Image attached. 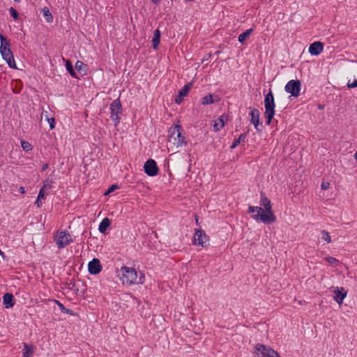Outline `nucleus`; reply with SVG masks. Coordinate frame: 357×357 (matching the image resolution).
Here are the masks:
<instances>
[{
	"instance_id": "ea45409f",
	"label": "nucleus",
	"mask_w": 357,
	"mask_h": 357,
	"mask_svg": "<svg viewBox=\"0 0 357 357\" xmlns=\"http://www.w3.org/2000/svg\"><path fill=\"white\" fill-rule=\"evenodd\" d=\"M35 204L38 206V207H40L42 205V202L40 199H38V198H37Z\"/></svg>"
},
{
	"instance_id": "4c0bfd02",
	"label": "nucleus",
	"mask_w": 357,
	"mask_h": 357,
	"mask_svg": "<svg viewBox=\"0 0 357 357\" xmlns=\"http://www.w3.org/2000/svg\"><path fill=\"white\" fill-rule=\"evenodd\" d=\"M45 186L44 185L40 190L38 195V199H44L45 198V193H44V188Z\"/></svg>"
},
{
	"instance_id": "f257e3e1",
	"label": "nucleus",
	"mask_w": 357,
	"mask_h": 357,
	"mask_svg": "<svg viewBox=\"0 0 357 357\" xmlns=\"http://www.w3.org/2000/svg\"><path fill=\"white\" fill-rule=\"evenodd\" d=\"M260 204L264 206L262 215H252V218L257 221H261L264 224H271L276 221V216L272 210V204L271 201L267 198L266 194L264 192H260Z\"/></svg>"
},
{
	"instance_id": "c756f323",
	"label": "nucleus",
	"mask_w": 357,
	"mask_h": 357,
	"mask_svg": "<svg viewBox=\"0 0 357 357\" xmlns=\"http://www.w3.org/2000/svg\"><path fill=\"white\" fill-rule=\"evenodd\" d=\"M83 66H85L84 63L82 61L78 60L75 63V68L79 73H82V75H86V70H83Z\"/></svg>"
},
{
	"instance_id": "aec40b11",
	"label": "nucleus",
	"mask_w": 357,
	"mask_h": 357,
	"mask_svg": "<svg viewBox=\"0 0 357 357\" xmlns=\"http://www.w3.org/2000/svg\"><path fill=\"white\" fill-rule=\"evenodd\" d=\"M160 31L159 29H155L153 32V37L151 40L152 47L156 50L158 48V45L160 43Z\"/></svg>"
},
{
	"instance_id": "6ab92c4d",
	"label": "nucleus",
	"mask_w": 357,
	"mask_h": 357,
	"mask_svg": "<svg viewBox=\"0 0 357 357\" xmlns=\"http://www.w3.org/2000/svg\"><path fill=\"white\" fill-rule=\"evenodd\" d=\"M228 116L223 114L220 116L218 117L217 121H215L213 124V129L215 132H218L220 130L225 124V122L227 121Z\"/></svg>"
},
{
	"instance_id": "dca6fc26",
	"label": "nucleus",
	"mask_w": 357,
	"mask_h": 357,
	"mask_svg": "<svg viewBox=\"0 0 357 357\" xmlns=\"http://www.w3.org/2000/svg\"><path fill=\"white\" fill-rule=\"evenodd\" d=\"M220 101V98L218 95H214L212 93H208V95L204 96L201 100V103L203 105H211L214 102H218Z\"/></svg>"
},
{
	"instance_id": "a18cd8bd",
	"label": "nucleus",
	"mask_w": 357,
	"mask_h": 357,
	"mask_svg": "<svg viewBox=\"0 0 357 357\" xmlns=\"http://www.w3.org/2000/svg\"><path fill=\"white\" fill-rule=\"evenodd\" d=\"M151 1L153 3H155V4H158L160 0H151Z\"/></svg>"
},
{
	"instance_id": "c03bdc74",
	"label": "nucleus",
	"mask_w": 357,
	"mask_h": 357,
	"mask_svg": "<svg viewBox=\"0 0 357 357\" xmlns=\"http://www.w3.org/2000/svg\"><path fill=\"white\" fill-rule=\"evenodd\" d=\"M0 255H1L3 258H4V257H5V254H4V252H3L1 249H0Z\"/></svg>"
},
{
	"instance_id": "39448f33",
	"label": "nucleus",
	"mask_w": 357,
	"mask_h": 357,
	"mask_svg": "<svg viewBox=\"0 0 357 357\" xmlns=\"http://www.w3.org/2000/svg\"><path fill=\"white\" fill-rule=\"evenodd\" d=\"M110 118L114 122L115 126L120 123V116L123 113V108L119 98L114 100L109 105Z\"/></svg>"
},
{
	"instance_id": "cd10ccee",
	"label": "nucleus",
	"mask_w": 357,
	"mask_h": 357,
	"mask_svg": "<svg viewBox=\"0 0 357 357\" xmlns=\"http://www.w3.org/2000/svg\"><path fill=\"white\" fill-rule=\"evenodd\" d=\"M42 10L46 21L47 22H52L53 21V15L50 12L48 8L44 7Z\"/></svg>"
},
{
	"instance_id": "58836bf2",
	"label": "nucleus",
	"mask_w": 357,
	"mask_h": 357,
	"mask_svg": "<svg viewBox=\"0 0 357 357\" xmlns=\"http://www.w3.org/2000/svg\"><path fill=\"white\" fill-rule=\"evenodd\" d=\"M329 183L328 182H322L321 185V188L322 190H327L329 188Z\"/></svg>"
},
{
	"instance_id": "c85d7f7f",
	"label": "nucleus",
	"mask_w": 357,
	"mask_h": 357,
	"mask_svg": "<svg viewBox=\"0 0 357 357\" xmlns=\"http://www.w3.org/2000/svg\"><path fill=\"white\" fill-rule=\"evenodd\" d=\"M182 132L183 131H180V135H178V137H177L176 141L175 142V144L177 146H185L188 143L187 141L185 140V137L182 135Z\"/></svg>"
},
{
	"instance_id": "4468645a",
	"label": "nucleus",
	"mask_w": 357,
	"mask_h": 357,
	"mask_svg": "<svg viewBox=\"0 0 357 357\" xmlns=\"http://www.w3.org/2000/svg\"><path fill=\"white\" fill-rule=\"evenodd\" d=\"M180 131H183L181 125L176 124L172 126L169 130V142H172L173 144H175L178 135H180Z\"/></svg>"
},
{
	"instance_id": "9b49d317",
	"label": "nucleus",
	"mask_w": 357,
	"mask_h": 357,
	"mask_svg": "<svg viewBox=\"0 0 357 357\" xmlns=\"http://www.w3.org/2000/svg\"><path fill=\"white\" fill-rule=\"evenodd\" d=\"M144 172L149 176H155L158 174L159 169L156 162L153 159H148L144 165Z\"/></svg>"
},
{
	"instance_id": "49530a36",
	"label": "nucleus",
	"mask_w": 357,
	"mask_h": 357,
	"mask_svg": "<svg viewBox=\"0 0 357 357\" xmlns=\"http://www.w3.org/2000/svg\"><path fill=\"white\" fill-rule=\"evenodd\" d=\"M318 108H319V109H323L324 108V105H318Z\"/></svg>"
},
{
	"instance_id": "473e14b6",
	"label": "nucleus",
	"mask_w": 357,
	"mask_h": 357,
	"mask_svg": "<svg viewBox=\"0 0 357 357\" xmlns=\"http://www.w3.org/2000/svg\"><path fill=\"white\" fill-rule=\"evenodd\" d=\"M9 12H10V15L14 20H18L19 14H18L17 11L14 8L10 7L9 8Z\"/></svg>"
},
{
	"instance_id": "412c9836",
	"label": "nucleus",
	"mask_w": 357,
	"mask_h": 357,
	"mask_svg": "<svg viewBox=\"0 0 357 357\" xmlns=\"http://www.w3.org/2000/svg\"><path fill=\"white\" fill-rule=\"evenodd\" d=\"M111 224V220L108 218H105L100 223L98 230L100 233L105 234Z\"/></svg>"
},
{
	"instance_id": "7ed1b4c3",
	"label": "nucleus",
	"mask_w": 357,
	"mask_h": 357,
	"mask_svg": "<svg viewBox=\"0 0 357 357\" xmlns=\"http://www.w3.org/2000/svg\"><path fill=\"white\" fill-rule=\"evenodd\" d=\"M122 273V282L128 285L134 284H142L144 282V276L141 275L137 279V273L135 268L123 266L121 268Z\"/></svg>"
},
{
	"instance_id": "e433bc0d",
	"label": "nucleus",
	"mask_w": 357,
	"mask_h": 357,
	"mask_svg": "<svg viewBox=\"0 0 357 357\" xmlns=\"http://www.w3.org/2000/svg\"><path fill=\"white\" fill-rule=\"evenodd\" d=\"M47 120L49 123L50 128L51 130L54 129L55 128V124H56L54 118H49Z\"/></svg>"
},
{
	"instance_id": "423d86ee",
	"label": "nucleus",
	"mask_w": 357,
	"mask_h": 357,
	"mask_svg": "<svg viewBox=\"0 0 357 357\" xmlns=\"http://www.w3.org/2000/svg\"><path fill=\"white\" fill-rule=\"evenodd\" d=\"M54 240L59 249L65 248L73 242L70 234L66 231H57L54 236Z\"/></svg>"
},
{
	"instance_id": "f3484780",
	"label": "nucleus",
	"mask_w": 357,
	"mask_h": 357,
	"mask_svg": "<svg viewBox=\"0 0 357 357\" xmlns=\"http://www.w3.org/2000/svg\"><path fill=\"white\" fill-rule=\"evenodd\" d=\"M334 300L338 303L342 304L344 299L346 298L347 291L343 287H337L334 291Z\"/></svg>"
},
{
	"instance_id": "a211bd4d",
	"label": "nucleus",
	"mask_w": 357,
	"mask_h": 357,
	"mask_svg": "<svg viewBox=\"0 0 357 357\" xmlns=\"http://www.w3.org/2000/svg\"><path fill=\"white\" fill-rule=\"evenodd\" d=\"M14 296L11 293H6L3 296V305L5 308L10 309L15 305Z\"/></svg>"
},
{
	"instance_id": "bb28decb",
	"label": "nucleus",
	"mask_w": 357,
	"mask_h": 357,
	"mask_svg": "<svg viewBox=\"0 0 357 357\" xmlns=\"http://www.w3.org/2000/svg\"><path fill=\"white\" fill-rule=\"evenodd\" d=\"M248 212L252 215H262L263 209L259 206H249Z\"/></svg>"
},
{
	"instance_id": "72a5a7b5",
	"label": "nucleus",
	"mask_w": 357,
	"mask_h": 357,
	"mask_svg": "<svg viewBox=\"0 0 357 357\" xmlns=\"http://www.w3.org/2000/svg\"><path fill=\"white\" fill-rule=\"evenodd\" d=\"M119 186L117 184H112L109 186V188L106 190L105 192V195H108L109 194L112 193L116 189H119Z\"/></svg>"
},
{
	"instance_id": "0eeeda50",
	"label": "nucleus",
	"mask_w": 357,
	"mask_h": 357,
	"mask_svg": "<svg viewBox=\"0 0 357 357\" xmlns=\"http://www.w3.org/2000/svg\"><path fill=\"white\" fill-rule=\"evenodd\" d=\"M255 357H273L277 351L271 347L258 343L255 346Z\"/></svg>"
},
{
	"instance_id": "a878e982",
	"label": "nucleus",
	"mask_w": 357,
	"mask_h": 357,
	"mask_svg": "<svg viewBox=\"0 0 357 357\" xmlns=\"http://www.w3.org/2000/svg\"><path fill=\"white\" fill-rule=\"evenodd\" d=\"M22 354L24 357H31L33 354V347H29L26 343H24Z\"/></svg>"
},
{
	"instance_id": "de8ad7c7",
	"label": "nucleus",
	"mask_w": 357,
	"mask_h": 357,
	"mask_svg": "<svg viewBox=\"0 0 357 357\" xmlns=\"http://www.w3.org/2000/svg\"><path fill=\"white\" fill-rule=\"evenodd\" d=\"M20 90H13V92L15 93H20Z\"/></svg>"
},
{
	"instance_id": "3c124183",
	"label": "nucleus",
	"mask_w": 357,
	"mask_h": 357,
	"mask_svg": "<svg viewBox=\"0 0 357 357\" xmlns=\"http://www.w3.org/2000/svg\"><path fill=\"white\" fill-rule=\"evenodd\" d=\"M196 223L198 224V219L197 217H196Z\"/></svg>"
},
{
	"instance_id": "2eb2a0df",
	"label": "nucleus",
	"mask_w": 357,
	"mask_h": 357,
	"mask_svg": "<svg viewBox=\"0 0 357 357\" xmlns=\"http://www.w3.org/2000/svg\"><path fill=\"white\" fill-rule=\"evenodd\" d=\"M324 50V44L320 41L312 43L309 47V52L312 56L319 55Z\"/></svg>"
},
{
	"instance_id": "5701e85b",
	"label": "nucleus",
	"mask_w": 357,
	"mask_h": 357,
	"mask_svg": "<svg viewBox=\"0 0 357 357\" xmlns=\"http://www.w3.org/2000/svg\"><path fill=\"white\" fill-rule=\"evenodd\" d=\"M66 68L68 73L73 77L77 78V73L74 70L72 62L68 59H64Z\"/></svg>"
},
{
	"instance_id": "2f4dec72",
	"label": "nucleus",
	"mask_w": 357,
	"mask_h": 357,
	"mask_svg": "<svg viewBox=\"0 0 357 357\" xmlns=\"http://www.w3.org/2000/svg\"><path fill=\"white\" fill-rule=\"evenodd\" d=\"M321 235H322L321 238L323 240L326 241L327 243L331 242V236L326 230H322Z\"/></svg>"
},
{
	"instance_id": "7c9ffc66",
	"label": "nucleus",
	"mask_w": 357,
	"mask_h": 357,
	"mask_svg": "<svg viewBox=\"0 0 357 357\" xmlns=\"http://www.w3.org/2000/svg\"><path fill=\"white\" fill-rule=\"evenodd\" d=\"M21 146L26 152H29L33 149V146L29 142L24 140H21Z\"/></svg>"
},
{
	"instance_id": "79ce46f5",
	"label": "nucleus",
	"mask_w": 357,
	"mask_h": 357,
	"mask_svg": "<svg viewBox=\"0 0 357 357\" xmlns=\"http://www.w3.org/2000/svg\"><path fill=\"white\" fill-rule=\"evenodd\" d=\"M20 192L22 194H24L25 192V190H24V187H20Z\"/></svg>"
},
{
	"instance_id": "9d476101",
	"label": "nucleus",
	"mask_w": 357,
	"mask_h": 357,
	"mask_svg": "<svg viewBox=\"0 0 357 357\" xmlns=\"http://www.w3.org/2000/svg\"><path fill=\"white\" fill-rule=\"evenodd\" d=\"M250 112L249 115L251 117L250 123L254 125L255 129L258 132H261L263 130L264 126H263L262 123L260 122V119H259L260 112H259V109H257L256 108H250Z\"/></svg>"
},
{
	"instance_id": "393cba45",
	"label": "nucleus",
	"mask_w": 357,
	"mask_h": 357,
	"mask_svg": "<svg viewBox=\"0 0 357 357\" xmlns=\"http://www.w3.org/2000/svg\"><path fill=\"white\" fill-rule=\"evenodd\" d=\"M55 303L58 305L61 312L70 315H75L76 314L70 309L66 307L60 301L54 300Z\"/></svg>"
},
{
	"instance_id": "37998d69",
	"label": "nucleus",
	"mask_w": 357,
	"mask_h": 357,
	"mask_svg": "<svg viewBox=\"0 0 357 357\" xmlns=\"http://www.w3.org/2000/svg\"><path fill=\"white\" fill-rule=\"evenodd\" d=\"M273 357H282V356L280 355V354L278 351H276Z\"/></svg>"
},
{
	"instance_id": "1a4fd4ad",
	"label": "nucleus",
	"mask_w": 357,
	"mask_h": 357,
	"mask_svg": "<svg viewBox=\"0 0 357 357\" xmlns=\"http://www.w3.org/2000/svg\"><path fill=\"white\" fill-rule=\"evenodd\" d=\"M193 241L195 245L206 248L208 245L209 237L204 230L199 229L195 231Z\"/></svg>"
},
{
	"instance_id": "c9c22d12",
	"label": "nucleus",
	"mask_w": 357,
	"mask_h": 357,
	"mask_svg": "<svg viewBox=\"0 0 357 357\" xmlns=\"http://www.w3.org/2000/svg\"><path fill=\"white\" fill-rule=\"evenodd\" d=\"M347 86L349 89L356 88L357 87V79H354L353 82L350 80L347 82Z\"/></svg>"
},
{
	"instance_id": "b1692460",
	"label": "nucleus",
	"mask_w": 357,
	"mask_h": 357,
	"mask_svg": "<svg viewBox=\"0 0 357 357\" xmlns=\"http://www.w3.org/2000/svg\"><path fill=\"white\" fill-rule=\"evenodd\" d=\"M248 133V131H247L246 132H244V133H242L239 135V137H238V139H236L231 146H230V149H235L237 146H238L241 142H243L245 141V139L247 136V134Z\"/></svg>"
},
{
	"instance_id": "20e7f679",
	"label": "nucleus",
	"mask_w": 357,
	"mask_h": 357,
	"mask_svg": "<svg viewBox=\"0 0 357 357\" xmlns=\"http://www.w3.org/2000/svg\"><path fill=\"white\" fill-rule=\"evenodd\" d=\"M264 107L265 112L264 114V118L266 119V124L267 126L271 125V123L275 116V104L274 100V96L271 89H269L268 93L265 96L264 98Z\"/></svg>"
},
{
	"instance_id": "09e8293b",
	"label": "nucleus",
	"mask_w": 357,
	"mask_h": 357,
	"mask_svg": "<svg viewBox=\"0 0 357 357\" xmlns=\"http://www.w3.org/2000/svg\"><path fill=\"white\" fill-rule=\"evenodd\" d=\"M354 158L357 161V151L355 153Z\"/></svg>"
},
{
	"instance_id": "a19ab883",
	"label": "nucleus",
	"mask_w": 357,
	"mask_h": 357,
	"mask_svg": "<svg viewBox=\"0 0 357 357\" xmlns=\"http://www.w3.org/2000/svg\"><path fill=\"white\" fill-rule=\"evenodd\" d=\"M48 167V164L45 163V164H43V166H42V170L44 171Z\"/></svg>"
},
{
	"instance_id": "ddd939ff",
	"label": "nucleus",
	"mask_w": 357,
	"mask_h": 357,
	"mask_svg": "<svg viewBox=\"0 0 357 357\" xmlns=\"http://www.w3.org/2000/svg\"><path fill=\"white\" fill-rule=\"evenodd\" d=\"M192 84V82H189L187 84H185L183 87L178 91V95L174 100L177 105H180L183 102V98L188 94L191 89Z\"/></svg>"
},
{
	"instance_id": "4be33fe9",
	"label": "nucleus",
	"mask_w": 357,
	"mask_h": 357,
	"mask_svg": "<svg viewBox=\"0 0 357 357\" xmlns=\"http://www.w3.org/2000/svg\"><path fill=\"white\" fill-rule=\"evenodd\" d=\"M254 31L253 28H250L247 29L245 31L243 32L238 36V40L240 43H245V40L250 37V34Z\"/></svg>"
},
{
	"instance_id": "8fccbe9b",
	"label": "nucleus",
	"mask_w": 357,
	"mask_h": 357,
	"mask_svg": "<svg viewBox=\"0 0 357 357\" xmlns=\"http://www.w3.org/2000/svg\"><path fill=\"white\" fill-rule=\"evenodd\" d=\"M15 2L19 3L21 1V0H14Z\"/></svg>"
},
{
	"instance_id": "6e6552de",
	"label": "nucleus",
	"mask_w": 357,
	"mask_h": 357,
	"mask_svg": "<svg viewBox=\"0 0 357 357\" xmlns=\"http://www.w3.org/2000/svg\"><path fill=\"white\" fill-rule=\"evenodd\" d=\"M301 89V82L298 79H291L284 86L285 91L296 98L299 96Z\"/></svg>"
},
{
	"instance_id": "f8f14e48",
	"label": "nucleus",
	"mask_w": 357,
	"mask_h": 357,
	"mask_svg": "<svg viewBox=\"0 0 357 357\" xmlns=\"http://www.w3.org/2000/svg\"><path fill=\"white\" fill-rule=\"evenodd\" d=\"M102 269L100 261L97 258H93L88 264V271L91 275H97Z\"/></svg>"
},
{
	"instance_id": "f704fd0d",
	"label": "nucleus",
	"mask_w": 357,
	"mask_h": 357,
	"mask_svg": "<svg viewBox=\"0 0 357 357\" xmlns=\"http://www.w3.org/2000/svg\"><path fill=\"white\" fill-rule=\"evenodd\" d=\"M326 261L331 264H337L338 260L335 257L328 256L325 257Z\"/></svg>"
},
{
	"instance_id": "f03ea898",
	"label": "nucleus",
	"mask_w": 357,
	"mask_h": 357,
	"mask_svg": "<svg viewBox=\"0 0 357 357\" xmlns=\"http://www.w3.org/2000/svg\"><path fill=\"white\" fill-rule=\"evenodd\" d=\"M0 53L3 59L6 61L10 68L17 69L13 54L10 50V41L1 33H0Z\"/></svg>"
}]
</instances>
